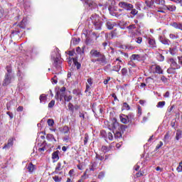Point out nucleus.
<instances>
[{"label":"nucleus","instance_id":"nucleus-1","mask_svg":"<svg viewBox=\"0 0 182 182\" xmlns=\"http://www.w3.org/2000/svg\"><path fill=\"white\" fill-rule=\"evenodd\" d=\"M95 29H102V18L98 15H92L90 18Z\"/></svg>","mask_w":182,"mask_h":182},{"label":"nucleus","instance_id":"nucleus-2","mask_svg":"<svg viewBox=\"0 0 182 182\" xmlns=\"http://www.w3.org/2000/svg\"><path fill=\"white\" fill-rule=\"evenodd\" d=\"M167 62L171 66V68L167 70L168 73H171V70H176V69H180L181 68L174 58H169L168 59Z\"/></svg>","mask_w":182,"mask_h":182},{"label":"nucleus","instance_id":"nucleus-3","mask_svg":"<svg viewBox=\"0 0 182 182\" xmlns=\"http://www.w3.org/2000/svg\"><path fill=\"white\" fill-rule=\"evenodd\" d=\"M119 7L123 8V9H126V11H132L133 9V6L130 3H127L126 1H121L119 3Z\"/></svg>","mask_w":182,"mask_h":182},{"label":"nucleus","instance_id":"nucleus-4","mask_svg":"<svg viewBox=\"0 0 182 182\" xmlns=\"http://www.w3.org/2000/svg\"><path fill=\"white\" fill-rule=\"evenodd\" d=\"M109 129L113 131V133L114 132L119 130L120 129V126L119 125V122L116 119H113L112 124L109 126Z\"/></svg>","mask_w":182,"mask_h":182},{"label":"nucleus","instance_id":"nucleus-5","mask_svg":"<svg viewBox=\"0 0 182 182\" xmlns=\"http://www.w3.org/2000/svg\"><path fill=\"white\" fill-rule=\"evenodd\" d=\"M127 29H128L129 33L132 35V36H134V35H137L138 31H137V27H136V25L132 24L127 27Z\"/></svg>","mask_w":182,"mask_h":182},{"label":"nucleus","instance_id":"nucleus-6","mask_svg":"<svg viewBox=\"0 0 182 182\" xmlns=\"http://www.w3.org/2000/svg\"><path fill=\"white\" fill-rule=\"evenodd\" d=\"M60 95V100L62 101V96H65L66 95V87H63L60 88V92H57V96H55V99H59Z\"/></svg>","mask_w":182,"mask_h":182},{"label":"nucleus","instance_id":"nucleus-7","mask_svg":"<svg viewBox=\"0 0 182 182\" xmlns=\"http://www.w3.org/2000/svg\"><path fill=\"white\" fill-rule=\"evenodd\" d=\"M11 80H12V75L6 74L3 85L4 86H7V85H9V83H11Z\"/></svg>","mask_w":182,"mask_h":182},{"label":"nucleus","instance_id":"nucleus-8","mask_svg":"<svg viewBox=\"0 0 182 182\" xmlns=\"http://www.w3.org/2000/svg\"><path fill=\"white\" fill-rule=\"evenodd\" d=\"M59 132H60V133H62L63 134H69V133H70V131L69 129V127L68 126H65L63 127H60L58 129Z\"/></svg>","mask_w":182,"mask_h":182},{"label":"nucleus","instance_id":"nucleus-9","mask_svg":"<svg viewBox=\"0 0 182 182\" xmlns=\"http://www.w3.org/2000/svg\"><path fill=\"white\" fill-rule=\"evenodd\" d=\"M119 119L122 123H124V124H127V123H129V117H127V115L121 114L119 116Z\"/></svg>","mask_w":182,"mask_h":182},{"label":"nucleus","instance_id":"nucleus-10","mask_svg":"<svg viewBox=\"0 0 182 182\" xmlns=\"http://www.w3.org/2000/svg\"><path fill=\"white\" fill-rule=\"evenodd\" d=\"M90 55L91 58H99L100 56V52L94 49L90 52Z\"/></svg>","mask_w":182,"mask_h":182},{"label":"nucleus","instance_id":"nucleus-11","mask_svg":"<svg viewBox=\"0 0 182 182\" xmlns=\"http://www.w3.org/2000/svg\"><path fill=\"white\" fill-rule=\"evenodd\" d=\"M154 69L155 71H154V73H158V75H162L163 73V69L160 65H154Z\"/></svg>","mask_w":182,"mask_h":182},{"label":"nucleus","instance_id":"nucleus-12","mask_svg":"<svg viewBox=\"0 0 182 182\" xmlns=\"http://www.w3.org/2000/svg\"><path fill=\"white\" fill-rule=\"evenodd\" d=\"M14 146V139H9L8 143L4 145L3 149H11Z\"/></svg>","mask_w":182,"mask_h":182},{"label":"nucleus","instance_id":"nucleus-13","mask_svg":"<svg viewBox=\"0 0 182 182\" xmlns=\"http://www.w3.org/2000/svg\"><path fill=\"white\" fill-rule=\"evenodd\" d=\"M87 82V83L86 85L85 92H88L89 90L90 89V87L92 86V85H93V81H92V78H88Z\"/></svg>","mask_w":182,"mask_h":182},{"label":"nucleus","instance_id":"nucleus-14","mask_svg":"<svg viewBox=\"0 0 182 182\" xmlns=\"http://www.w3.org/2000/svg\"><path fill=\"white\" fill-rule=\"evenodd\" d=\"M178 51V50H177V47L176 46H171V48H170V49H169V53L173 56H174V55H176V53H177Z\"/></svg>","mask_w":182,"mask_h":182},{"label":"nucleus","instance_id":"nucleus-15","mask_svg":"<svg viewBox=\"0 0 182 182\" xmlns=\"http://www.w3.org/2000/svg\"><path fill=\"white\" fill-rule=\"evenodd\" d=\"M148 43L151 48H156V41L153 38H148Z\"/></svg>","mask_w":182,"mask_h":182},{"label":"nucleus","instance_id":"nucleus-16","mask_svg":"<svg viewBox=\"0 0 182 182\" xmlns=\"http://www.w3.org/2000/svg\"><path fill=\"white\" fill-rule=\"evenodd\" d=\"M97 58L98 62H101L102 63H106V57H105L103 54H100V56H98Z\"/></svg>","mask_w":182,"mask_h":182},{"label":"nucleus","instance_id":"nucleus-17","mask_svg":"<svg viewBox=\"0 0 182 182\" xmlns=\"http://www.w3.org/2000/svg\"><path fill=\"white\" fill-rule=\"evenodd\" d=\"M171 26L175 28L176 29H180V31H182V23H173L171 24Z\"/></svg>","mask_w":182,"mask_h":182},{"label":"nucleus","instance_id":"nucleus-18","mask_svg":"<svg viewBox=\"0 0 182 182\" xmlns=\"http://www.w3.org/2000/svg\"><path fill=\"white\" fill-rule=\"evenodd\" d=\"M131 60H141V56L139 54H134L131 56Z\"/></svg>","mask_w":182,"mask_h":182},{"label":"nucleus","instance_id":"nucleus-19","mask_svg":"<svg viewBox=\"0 0 182 182\" xmlns=\"http://www.w3.org/2000/svg\"><path fill=\"white\" fill-rule=\"evenodd\" d=\"M52 159L54 162L58 161V160H59V154L58 153V151H55L53 153Z\"/></svg>","mask_w":182,"mask_h":182},{"label":"nucleus","instance_id":"nucleus-20","mask_svg":"<svg viewBox=\"0 0 182 182\" xmlns=\"http://www.w3.org/2000/svg\"><path fill=\"white\" fill-rule=\"evenodd\" d=\"M27 169L28 172L33 173V171L35 170V166L32 164V163L28 164L27 166Z\"/></svg>","mask_w":182,"mask_h":182},{"label":"nucleus","instance_id":"nucleus-21","mask_svg":"<svg viewBox=\"0 0 182 182\" xmlns=\"http://www.w3.org/2000/svg\"><path fill=\"white\" fill-rule=\"evenodd\" d=\"M62 99H64L65 102H70V100H72V95L65 94L64 96H62Z\"/></svg>","mask_w":182,"mask_h":182},{"label":"nucleus","instance_id":"nucleus-22","mask_svg":"<svg viewBox=\"0 0 182 182\" xmlns=\"http://www.w3.org/2000/svg\"><path fill=\"white\" fill-rule=\"evenodd\" d=\"M164 106H166V102L161 101V102H158V104L156 105V107H159L160 109H163V107H164Z\"/></svg>","mask_w":182,"mask_h":182},{"label":"nucleus","instance_id":"nucleus-23","mask_svg":"<svg viewBox=\"0 0 182 182\" xmlns=\"http://www.w3.org/2000/svg\"><path fill=\"white\" fill-rule=\"evenodd\" d=\"M166 9H168V11H171V12H173L176 11V6H173V5H169V6H166Z\"/></svg>","mask_w":182,"mask_h":182},{"label":"nucleus","instance_id":"nucleus-24","mask_svg":"<svg viewBox=\"0 0 182 182\" xmlns=\"http://www.w3.org/2000/svg\"><path fill=\"white\" fill-rule=\"evenodd\" d=\"M114 65L117 66H120L121 65H123V61L119 58H117L114 61Z\"/></svg>","mask_w":182,"mask_h":182},{"label":"nucleus","instance_id":"nucleus-25","mask_svg":"<svg viewBox=\"0 0 182 182\" xmlns=\"http://www.w3.org/2000/svg\"><path fill=\"white\" fill-rule=\"evenodd\" d=\"M114 24L110 21L107 22V27L108 29H113Z\"/></svg>","mask_w":182,"mask_h":182},{"label":"nucleus","instance_id":"nucleus-26","mask_svg":"<svg viewBox=\"0 0 182 182\" xmlns=\"http://www.w3.org/2000/svg\"><path fill=\"white\" fill-rule=\"evenodd\" d=\"M158 60L159 62H164V56L161 53H159L157 55Z\"/></svg>","mask_w":182,"mask_h":182},{"label":"nucleus","instance_id":"nucleus-27","mask_svg":"<svg viewBox=\"0 0 182 182\" xmlns=\"http://www.w3.org/2000/svg\"><path fill=\"white\" fill-rule=\"evenodd\" d=\"M160 41L161 42V43H163L164 45H168V40L166 39V38H163V37L160 38Z\"/></svg>","mask_w":182,"mask_h":182},{"label":"nucleus","instance_id":"nucleus-28","mask_svg":"<svg viewBox=\"0 0 182 182\" xmlns=\"http://www.w3.org/2000/svg\"><path fill=\"white\" fill-rule=\"evenodd\" d=\"M114 137L115 139H120L122 137V133L117 131H114Z\"/></svg>","mask_w":182,"mask_h":182},{"label":"nucleus","instance_id":"nucleus-29","mask_svg":"<svg viewBox=\"0 0 182 182\" xmlns=\"http://www.w3.org/2000/svg\"><path fill=\"white\" fill-rule=\"evenodd\" d=\"M168 140H170V135L168 134H166L164 138V143L166 144L168 143Z\"/></svg>","mask_w":182,"mask_h":182},{"label":"nucleus","instance_id":"nucleus-30","mask_svg":"<svg viewBox=\"0 0 182 182\" xmlns=\"http://www.w3.org/2000/svg\"><path fill=\"white\" fill-rule=\"evenodd\" d=\"M122 110H130V106L127 103L124 102L122 106Z\"/></svg>","mask_w":182,"mask_h":182},{"label":"nucleus","instance_id":"nucleus-31","mask_svg":"<svg viewBox=\"0 0 182 182\" xmlns=\"http://www.w3.org/2000/svg\"><path fill=\"white\" fill-rule=\"evenodd\" d=\"M47 97L46 95H45L44 94L41 95L40 96V102L41 103H43L45 102V100H46Z\"/></svg>","mask_w":182,"mask_h":182},{"label":"nucleus","instance_id":"nucleus-32","mask_svg":"<svg viewBox=\"0 0 182 182\" xmlns=\"http://www.w3.org/2000/svg\"><path fill=\"white\" fill-rule=\"evenodd\" d=\"M80 39L79 38H73L71 41V43H73V45H77V43H79Z\"/></svg>","mask_w":182,"mask_h":182},{"label":"nucleus","instance_id":"nucleus-33","mask_svg":"<svg viewBox=\"0 0 182 182\" xmlns=\"http://www.w3.org/2000/svg\"><path fill=\"white\" fill-rule=\"evenodd\" d=\"M47 123H48V126H50V127H52L53 126V124H55V121H53V119H48L47 121Z\"/></svg>","mask_w":182,"mask_h":182},{"label":"nucleus","instance_id":"nucleus-34","mask_svg":"<svg viewBox=\"0 0 182 182\" xmlns=\"http://www.w3.org/2000/svg\"><path fill=\"white\" fill-rule=\"evenodd\" d=\"M181 139V131H177L176 134V139L180 140Z\"/></svg>","mask_w":182,"mask_h":182},{"label":"nucleus","instance_id":"nucleus-35","mask_svg":"<svg viewBox=\"0 0 182 182\" xmlns=\"http://www.w3.org/2000/svg\"><path fill=\"white\" fill-rule=\"evenodd\" d=\"M178 173H182V162H180L178 167L176 168Z\"/></svg>","mask_w":182,"mask_h":182},{"label":"nucleus","instance_id":"nucleus-36","mask_svg":"<svg viewBox=\"0 0 182 182\" xmlns=\"http://www.w3.org/2000/svg\"><path fill=\"white\" fill-rule=\"evenodd\" d=\"M135 47L131 45H127L125 46V49H127V50H134Z\"/></svg>","mask_w":182,"mask_h":182},{"label":"nucleus","instance_id":"nucleus-37","mask_svg":"<svg viewBox=\"0 0 182 182\" xmlns=\"http://www.w3.org/2000/svg\"><path fill=\"white\" fill-rule=\"evenodd\" d=\"M72 59L75 65H77V69H80V64L77 62V60H76V58H72Z\"/></svg>","mask_w":182,"mask_h":182},{"label":"nucleus","instance_id":"nucleus-38","mask_svg":"<svg viewBox=\"0 0 182 182\" xmlns=\"http://www.w3.org/2000/svg\"><path fill=\"white\" fill-rule=\"evenodd\" d=\"M53 179L55 182H60V181H62V178H59V176H55L54 177H53Z\"/></svg>","mask_w":182,"mask_h":182},{"label":"nucleus","instance_id":"nucleus-39","mask_svg":"<svg viewBox=\"0 0 182 182\" xmlns=\"http://www.w3.org/2000/svg\"><path fill=\"white\" fill-rule=\"evenodd\" d=\"M121 68H122V65H114L113 67V70H114L115 72H119Z\"/></svg>","mask_w":182,"mask_h":182},{"label":"nucleus","instance_id":"nucleus-40","mask_svg":"<svg viewBox=\"0 0 182 182\" xmlns=\"http://www.w3.org/2000/svg\"><path fill=\"white\" fill-rule=\"evenodd\" d=\"M56 171H60L62 170V164L60 163H58L57 164V166L55 167Z\"/></svg>","mask_w":182,"mask_h":182},{"label":"nucleus","instance_id":"nucleus-41","mask_svg":"<svg viewBox=\"0 0 182 182\" xmlns=\"http://www.w3.org/2000/svg\"><path fill=\"white\" fill-rule=\"evenodd\" d=\"M55 106V100H51L48 104V107L52 109Z\"/></svg>","mask_w":182,"mask_h":182},{"label":"nucleus","instance_id":"nucleus-42","mask_svg":"<svg viewBox=\"0 0 182 182\" xmlns=\"http://www.w3.org/2000/svg\"><path fill=\"white\" fill-rule=\"evenodd\" d=\"M6 69L8 72L7 75H11V73H12V68H11V66H7Z\"/></svg>","mask_w":182,"mask_h":182},{"label":"nucleus","instance_id":"nucleus-43","mask_svg":"<svg viewBox=\"0 0 182 182\" xmlns=\"http://www.w3.org/2000/svg\"><path fill=\"white\" fill-rule=\"evenodd\" d=\"M109 36V39H113V38L114 36H116V33H114V31H113L111 33H109V36Z\"/></svg>","mask_w":182,"mask_h":182},{"label":"nucleus","instance_id":"nucleus-44","mask_svg":"<svg viewBox=\"0 0 182 182\" xmlns=\"http://www.w3.org/2000/svg\"><path fill=\"white\" fill-rule=\"evenodd\" d=\"M169 38H171V39H177L178 36L171 33L169 35Z\"/></svg>","mask_w":182,"mask_h":182},{"label":"nucleus","instance_id":"nucleus-45","mask_svg":"<svg viewBox=\"0 0 182 182\" xmlns=\"http://www.w3.org/2000/svg\"><path fill=\"white\" fill-rule=\"evenodd\" d=\"M122 75H123V76H126V75H127V69L122 68Z\"/></svg>","mask_w":182,"mask_h":182},{"label":"nucleus","instance_id":"nucleus-46","mask_svg":"<svg viewBox=\"0 0 182 182\" xmlns=\"http://www.w3.org/2000/svg\"><path fill=\"white\" fill-rule=\"evenodd\" d=\"M87 140H89V135L86 134L84 139V144H87Z\"/></svg>","mask_w":182,"mask_h":182},{"label":"nucleus","instance_id":"nucleus-47","mask_svg":"<svg viewBox=\"0 0 182 182\" xmlns=\"http://www.w3.org/2000/svg\"><path fill=\"white\" fill-rule=\"evenodd\" d=\"M143 41V38H141V37H138L136 40V43H141V42Z\"/></svg>","mask_w":182,"mask_h":182},{"label":"nucleus","instance_id":"nucleus-48","mask_svg":"<svg viewBox=\"0 0 182 182\" xmlns=\"http://www.w3.org/2000/svg\"><path fill=\"white\" fill-rule=\"evenodd\" d=\"M137 10H136L135 9H131V14H132V15H137Z\"/></svg>","mask_w":182,"mask_h":182},{"label":"nucleus","instance_id":"nucleus-49","mask_svg":"<svg viewBox=\"0 0 182 182\" xmlns=\"http://www.w3.org/2000/svg\"><path fill=\"white\" fill-rule=\"evenodd\" d=\"M107 136H108L109 140H113V134H112L111 132H109Z\"/></svg>","mask_w":182,"mask_h":182},{"label":"nucleus","instance_id":"nucleus-50","mask_svg":"<svg viewBox=\"0 0 182 182\" xmlns=\"http://www.w3.org/2000/svg\"><path fill=\"white\" fill-rule=\"evenodd\" d=\"M103 177H105V173L104 172L100 173L98 175V178L102 179V178H103Z\"/></svg>","mask_w":182,"mask_h":182},{"label":"nucleus","instance_id":"nucleus-51","mask_svg":"<svg viewBox=\"0 0 182 182\" xmlns=\"http://www.w3.org/2000/svg\"><path fill=\"white\" fill-rule=\"evenodd\" d=\"M173 2H175L176 4H180L181 6H182V0H173Z\"/></svg>","mask_w":182,"mask_h":182},{"label":"nucleus","instance_id":"nucleus-52","mask_svg":"<svg viewBox=\"0 0 182 182\" xmlns=\"http://www.w3.org/2000/svg\"><path fill=\"white\" fill-rule=\"evenodd\" d=\"M68 109L69 110H73V105L72 103L68 104Z\"/></svg>","mask_w":182,"mask_h":182},{"label":"nucleus","instance_id":"nucleus-53","mask_svg":"<svg viewBox=\"0 0 182 182\" xmlns=\"http://www.w3.org/2000/svg\"><path fill=\"white\" fill-rule=\"evenodd\" d=\"M44 150H46V148L45 146H42L41 148L38 149V151L40 153H42Z\"/></svg>","mask_w":182,"mask_h":182},{"label":"nucleus","instance_id":"nucleus-54","mask_svg":"<svg viewBox=\"0 0 182 182\" xmlns=\"http://www.w3.org/2000/svg\"><path fill=\"white\" fill-rule=\"evenodd\" d=\"M178 63L182 66V56L178 57Z\"/></svg>","mask_w":182,"mask_h":182},{"label":"nucleus","instance_id":"nucleus-55","mask_svg":"<svg viewBox=\"0 0 182 182\" xmlns=\"http://www.w3.org/2000/svg\"><path fill=\"white\" fill-rule=\"evenodd\" d=\"M163 146V141H160L159 144L156 146V149H160Z\"/></svg>","mask_w":182,"mask_h":182},{"label":"nucleus","instance_id":"nucleus-56","mask_svg":"<svg viewBox=\"0 0 182 182\" xmlns=\"http://www.w3.org/2000/svg\"><path fill=\"white\" fill-rule=\"evenodd\" d=\"M138 114L139 116H141V107H138Z\"/></svg>","mask_w":182,"mask_h":182},{"label":"nucleus","instance_id":"nucleus-57","mask_svg":"<svg viewBox=\"0 0 182 182\" xmlns=\"http://www.w3.org/2000/svg\"><path fill=\"white\" fill-rule=\"evenodd\" d=\"M90 171H95V164H92L90 166Z\"/></svg>","mask_w":182,"mask_h":182},{"label":"nucleus","instance_id":"nucleus-58","mask_svg":"<svg viewBox=\"0 0 182 182\" xmlns=\"http://www.w3.org/2000/svg\"><path fill=\"white\" fill-rule=\"evenodd\" d=\"M22 110H23V107H22V106H19L17 108V112H22Z\"/></svg>","mask_w":182,"mask_h":182},{"label":"nucleus","instance_id":"nucleus-59","mask_svg":"<svg viewBox=\"0 0 182 182\" xmlns=\"http://www.w3.org/2000/svg\"><path fill=\"white\" fill-rule=\"evenodd\" d=\"M139 168H140V166H139V164H136V165L135 166V167H134V170H135L136 171H139Z\"/></svg>","mask_w":182,"mask_h":182},{"label":"nucleus","instance_id":"nucleus-60","mask_svg":"<svg viewBox=\"0 0 182 182\" xmlns=\"http://www.w3.org/2000/svg\"><path fill=\"white\" fill-rule=\"evenodd\" d=\"M161 80L162 82H167V78H166V77H164V76H162V77H161Z\"/></svg>","mask_w":182,"mask_h":182},{"label":"nucleus","instance_id":"nucleus-61","mask_svg":"<svg viewBox=\"0 0 182 182\" xmlns=\"http://www.w3.org/2000/svg\"><path fill=\"white\" fill-rule=\"evenodd\" d=\"M4 16V10L3 9H0V19L1 18H2Z\"/></svg>","mask_w":182,"mask_h":182},{"label":"nucleus","instance_id":"nucleus-62","mask_svg":"<svg viewBox=\"0 0 182 182\" xmlns=\"http://www.w3.org/2000/svg\"><path fill=\"white\" fill-rule=\"evenodd\" d=\"M102 151H104V152H106V151H107V146H102Z\"/></svg>","mask_w":182,"mask_h":182},{"label":"nucleus","instance_id":"nucleus-63","mask_svg":"<svg viewBox=\"0 0 182 182\" xmlns=\"http://www.w3.org/2000/svg\"><path fill=\"white\" fill-rule=\"evenodd\" d=\"M156 171H163V168H160V166H158L156 168Z\"/></svg>","mask_w":182,"mask_h":182},{"label":"nucleus","instance_id":"nucleus-64","mask_svg":"<svg viewBox=\"0 0 182 182\" xmlns=\"http://www.w3.org/2000/svg\"><path fill=\"white\" fill-rule=\"evenodd\" d=\"M165 97H169L170 96V92L168 91H167L165 95H164Z\"/></svg>","mask_w":182,"mask_h":182}]
</instances>
